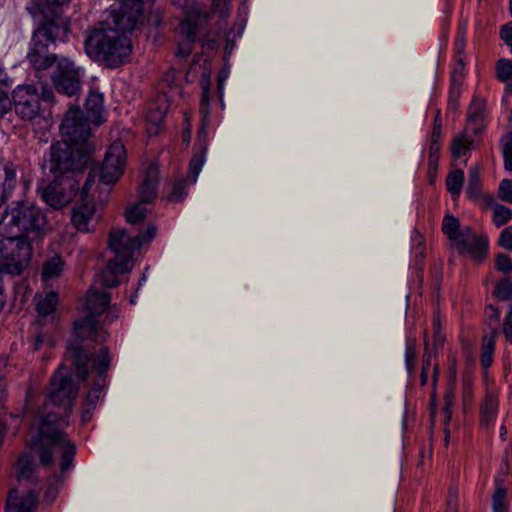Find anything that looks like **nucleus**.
I'll return each instance as SVG.
<instances>
[{"instance_id":"obj_1","label":"nucleus","mask_w":512,"mask_h":512,"mask_svg":"<svg viewBox=\"0 0 512 512\" xmlns=\"http://www.w3.org/2000/svg\"><path fill=\"white\" fill-rule=\"evenodd\" d=\"M78 391L79 383L72 378L71 370L61 365L51 377L46 403L38 411L29 441L44 467L53 465L55 455L59 453L62 473L71 466L76 453V446L67 436L65 428L69 425Z\"/></svg>"},{"instance_id":"obj_2","label":"nucleus","mask_w":512,"mask_h":512,"mask_svg":"<svg viewBox=\"0 0 512 512\" xmlns=\"http://www.w3.org/2000/svg\"><path fill=\"white\" fill-rule=\"evenodd\" d=\"M110 302L107 292L90 289L85 297L86 315L74 322L76 340L70 342L67 349L66 361L74 368L77 377L88 382V391L85 394L81 408L83 422H88L96 408L100 394L106 384L107 371L111 358L108 349L103 347L94 355L84 345L86 342H103L106 332L99 326L97 316L105 311Z\"/></svg>"},{"instance_id":"obj_3","label":"nucleus","mask_w":512,"mask_h":512,"mask_svg":"<svg viewBox=\"0 0 512 512\" xmlns=\"http://www.w3.org/2000/svg\"><path fill=\"white\" fill-rule=\"evenodd\" d=\"M140 6L128 13H109L107 18L85 38L86 54L108 68H117L129 60L132 42L129 34L139 21Z\"/></svg>"},{"instance_id":"obj_4","label":"nucleus","mask_w":512,"mask_h":512,"mask_svg":"<svg viewBox=\"0 0 512 512\" xmlns=\"http://www.w3.org/2000/svg\"><path fill=\"white\" fill-rule=\"evenodd\" d=\"M156 226L149 225L144 233L131 236L125 229H113L109 233L108 246L114 253L102 274V283L105 287L118 285V276L131 270L133 266L134 251L149 241L156 234Z\"/></svg>"},{"instance_id":"obj_5","label":"nucleus","mask_w":512,"mask_h":512,"mask_svg":"<svg viewBox=\"0 0 512 512\" xmlns=\"http://www.w3.org/2000/svg\"><path fill=\"white\" fill-rule=\"evenodd\" d=\"M49 230L43 210L29 201L13 202L0 217V235L28 240L45 235Z\"/></svg>"},{"instance_id":"obj_6","label":"nucleus","mask_w":512,"mask_h":512,"mask_svg":"<svg viewBox=\"0 0 512 512\" xmlns=\"http://www.w3.org/2000/svg\"><path fill=\"white\" fill-rule=\"evenodd\" d=\"M44 8L41 2H32L26 7L33 19L39 22V26L32 34L26 55L36 72L48 69L60 58L49 50V47L55 43L57 26L54 22L45 19Z\"/></svg>"},{"instance_id":"obj_7","label":"nucleus","mask_w":512,"mask_h":512,"mask_svg":"<svg viewBox=\"0 0 512 512\" xmlns=\"http://www.w3.org/2000/svg\"><path fill=\"white\" fill-rule=\"evenodd\" d=\"M90 158L91 150L88 146L60 140L50 147L47 168L55 177H61L82 171L88 165Z\"/></svg>"},{"instance_id":"obj_8","label":"nucleus","mask_w":512,"mask_h":512,"mask_svg":"<svg viewBox=\"0 0 512 512\" xmlns=\"http://www.w3.org/2000/svg\"><path fill=\"white\" fill-rule=\"evenodd\" d=\"M51 87L43 85L41 93L31 84L18 85L12 92V105L15 114L23 121H32L42 112V102L52 101Z\"/></svg>"},{"instance_id":"obj_9","label":"nucleus","mask_w":512,"mask_h":512,"mask_svg":"<svg viewBox=\"0 0 512 512\" xmlns=\"http://www.w3.org/2000/svg\"><path fill=\"white\" fill-rule=\"evenodd\" d=\"M32 247L28 240L3 237L0 240V273L18 275L28 266Z\"/></svg>"},{"instance_id":"obj_10","label":"nucleus","mask_w":512,"mask_h":512,"mask_svg":"<svg viewBox=\"0 0 512 512\" xmlns=\"http://www.w3.org/2000/svg\"><path fill=\"white\" fill-rule=\"evenodd\" d=\"M208 17L209 12L199 6L193 5L187 10L185 19L179 25V34L183 39L178 43L177 57L186 59L191 54L198 28L207 21Z\"/></svg>"},{"instance_id":"obj_11","label":"nucleus","mask_w":512,"mask_h":512,"mask_svg":"<svg viewBox=\"0 0 512 512\" xmlns=\"http://www.w3.org/2000/svg\"><path fill=\"white\" fill-rule=\"evenodd\" d=\"M52 82L57 92L75 96L81 87V68L69 58L60 57L52 74Z\"/></svg>"},{"instance_id":"obj_12","label":"nucleus","mask_w":512,"mask_h":512,"mask_svg":"<svg viewBox=\"0 0 512 512\" xmlns=\"http://www.w3.org/2000/svg\"><path fill=\"white\" fill-rule=\"evenodd\" d=\"M90 121L84 117L83 112L78 107H71L59 126L62 140L67 142L87 146V140L90 135Z\"/></svg>"},{"instance_id":"obj_13","label":"nucleus","mask_w":512,"mask_h":512,"mask_svg":"<svg viewBox=\"0 0 512 512\" xmlns=\"http://www.w3.org/2000/svg\"><path fill=\"white\" fill-rule=\"evenodd\" d=\"M96 171L91 170L81 190V203L77 204L72 211L71 221L74 227L81 232H89L94 229L97 222L95 208L92 201L88 200L92 185L95 183Z\"/></svg>"},{"instance_id":"obj_14","label":"nucleus","mask_w":512,"mask_h":512,"mask_svg":"<svg viewBox=\"0 0 512 512\" xmlns=\"http://www.w3.org/2000/svg\"><path fill=\"white\" fill-rule=\"evenodd\" d=\"M126 150L122 142H113L105 153L100 168L99 180L102 184L110 185L117 182L124 173Z\"/></svg>"},{"instance_id":"obj_15","label":"nucleus","mask_w":512,"mask_h":512,"mask_svg":"<svg viewBox=\"0 0 512 512\" xmlns=\"http://www.w3.org/2000/svg\"><path fill=\"white\" fill-rule=\"evenodd\" d=\"M78 186L67 177L63 181L55 179L40 190L42 200L53 208H61L67 204L74 195Z\"/></svg>"},{"instance_id":"obj_16","label":"nucleus","mask_w":512,"mask_h":512,"mask_svg":"<svg viewBox=\"0 0 512 512\" xmlns=\"http://www.w3.org/2000/svg\"><path fill=\"white\" fill-rule=\"evenodd\" d=\"M168 108V95L167 92L165 91H163L162 94L158 95L155 101L149 104L146 113V122L147 132L150 135H155L160 130V127L163 124Z\"/></svg>"},{"instance_id":"obj_17","label":"nucleus","mask_w":512,"mask_h":512,"mask_svg":"<svg viewBox=\"0 0 512 512\" xmlns=\"http://www.w3.org/2000/svg\"><path fill=\"white\" fill-rule=\"evenodd\" d=\"M16 184L15 165L11 161L0 158V206L10 198Z\"/></svg>"},{"instance_id":"obj_18","label":"nucleus","mask_w":512,"mask_h":512,"mask_svg":"<svg viewBox=\"0 0 512 512\" xmlns=\"http://www.w3.org/2000/svg\"><path fill=\"white\" fill-rule=\"evenodd\" d=\"M454 245L457 247L461 254H468L474 260L480 262L486 257L488 250V239L484 235L477 234Z\"/></svg>"},{"instance_id":"obj_19","label":"nucleus","mask_w":512,"mask_h":512,"mask_svg":"<svg viewBox=\"0 0 512 512\" xmlns=\"http://www.w3.org/2000/svg\"><path fill=\"white\" fill-rule=\"evenodd\" d=\"M38 503V496L34 491L27 492L24 496H19L17 490H11L7 502V512H34Z\"/></svg>"},{"instance_id":"obj_20","label":"nucleus","mask_w":512,"mask_h":512,"mask_svg":"<svg viewBox=\"0 0 512 512\" xmlns=\"http://www.w3.org/2000/svg\"><path fill=\"white\" fill-rule=\"evenodd\" d=\"M158 167L150 164L146 170L142 184L139 187L138 194L141 203L152 201L157 195Z\"/></svg>"},{"instance_id":"obj_21","label":"nucleus","mask_w":512,"mask_h":512,"mask_svg":"<svg viewBox=\"0 0 512 512\" xmlns=\"http://www.w3.org/2000/svg\"><path fill=\"white\" fill-rule=\"evenodd\" d=\"M103 102V95L97 91H90L85 100L86 118L95 125H99L104 121L102 117L104 111Z\"/></svg>"},{"instance_id":"obj_22","label":"nucleus","mask_w":512,"mask_h":512,"mask_svg":"<svg viewBox=\"0 0 512 512\" xmlns=\"http://www.w3.org/2000/svg\"><path fill=\"white\" fill-rule=\"evenodd\" d=\"M64 266L65 263L59 254H53L48 257L42 265V280L47 283L50 280L58 278L62 274Z\"/></svg>"},{"instance_id":"obj_23","label":"nucleus","mask_w":512,"mask_h":512,"mask_svg":"<svg viewBox=\"0 0 512 512\" xmlns=\"http://www.w3.org/2000/svg\"><path fill=\"white\" fill-rule=\"evenodd\" d=\"M473 138L468 134V128L456 135L451 144L452 156L454 158L465 157L472 148Z\"/></svg>"},{"instance_id":"obj_24","label":"nucleus","mask_w":512,"mask_h":512,"mask_svg":"<svg viewBox=\"0 0 512 512\" xmlns=\"http://www.w3.org/2000/svg\"><path fill=\"white\" fill-rule=\"evenodd\" d=\"M498 412V398L491 392H488L481 405V421L482 424L488 426L496 418Z\"/></svg>"},{"instance_id":"obj_25","label":"nucleus","mask_w":512,"mask_h":512,"mask_svg":"<svg viewBox=\"0 0 512 512\" xmlns=\"http://www.w3.org/2000/svg\"><path fill=\"white\" fill-rule=\"evenodd\" d=\"M498 331L493 329L490 334H486L483 338L481 348V364L484 368L491 366L493 362V354Z\"/></svg>"},{"instance_id":"obj_26","label":"nucleus","mask_w":512,"mask_h":512,"mask_svg":"<svg viewBox=\"0 0 512 512\" xmlns=\"http://www.w3.org/2000/svg\"><path fill=\"white\" fill-rule=\"evenodd\" d=\"M466 193L473 200L479 199L481 196V180L478 166H472L469 169Z\"/></svg>"},{"instance_id":"obj_27","label":"nucleus","mask_w":512,"mask_h":512,"mask_svg":"<svg viewBox=\"0 0 512 512\" xmlns=\"http://www.w3.org/2000/svg\"><path fill=\"white\" fill-rule=\"evenodd\" d=\"M58 303V295L54 291L47 292L40 296L36 303V310L39 315L46 316L53 313Z\"/></svg>"},{"instance_id":"obj_28","label":"nucleus","mask_w":512,"mask_h":512,"mask_svg":"<svg viewBox=\"0 0 512 512\" xmlns=\"http://www.w3.org/2000/svg\"><path fill=\"white\" fill-rule=\"evenodd\" d=\"M464 183V172L460 169L451 171L446 178V187L452 196L458 197Z\"/></svg>"},{"instance_id":"obj_29","label":"nucleus","mask_w":512,"mask_h":512,"mask_svg":"<svg viewBox=\"0 0 512 512\" xmlns=\"http://www.w3.org/2000/svg\"><path fill=\"white\" fill-rule=\"evenodd\" d=\"M485 117V101L481 98L474 97L468 109L469 126L476 124Z\"/></svg>"},{"instance_id":"obj_30","label":"nucleus","mask_w":512,"mask_h":512,"mask_svg":"<svg viewBox=\"0 0 512 512\" xmlns=\"http://www.w3.org/2000/svg\"><path fill=\"white\" fill-rule=\"evenodd\" d=\"M460 222L458 218L453 215H446L442 223V231L448 239L455 244L458 237Z\"/></svg>"},{"instance_id":"obj_31","label":"nucleus","mask_w":512,"mask_h":512,"mask_svg":"<svg viewBox=\"0 0 512 512\" xmlns=\"http://www.w3.org/2000/svg\"><path fill=\"white\" fill-rule=\"evenodd\" d=\"M205 158H206V149L203 148L201 149V151L199 153H196L191 161H190V165H189V180L191 183H195L201 170H202V167L205 163Z\"/></svg>"},{"instance_id":"obj_32","label":"nucleus","mask_w":512,"mask_h":512,"mask_svg":"<svg viewBox=\"0 0 512 512\" xmlns=\"http://www.w3.org/2000/svg\"><path fill=\"white\" fill-rule=\"evenodd\" d=\"M493 222L497 227L505 225L512 218V210L504 205L496 204L493 207Z\"/></svg>"},{"instance_id":"obj_33","label":"nucleus","mask_w":512,"mask_h":512,"mask_svg":"<svg viewBox=\"0 0 512 512\" xmlns=\"http://www.w3.org/2000/svg\"><path fill=\"white\" fill-rule=\"evenodd\" d=\"M146 215L147 209L140 203L130 206L125 212L126 221L130 224H137L143 221Z\"/></svg>"},{"instance_id":"obj_34","label":"nucleus","mask_w":512,"mask_h":512,"mask_svg":"<svg viewBox=\"0 0 512 512\" xmlns=\"http://www.w3.org/2000/svg\"><path fill=\"white\" fill-rule=\"evenodd\" d=\"M441 146L430 145L429 147V161H428V173L430 176V181L435 177L437 169H438V161L440 156Z\"/></svg>"},{"instance_id":"obj_35","label":"nucleus","mask_w":512,"mask_h":512,"mask_svg":"<svg viewBox=\"0 0 512 512\" xmlns=\"http://www.w3.org/2000/svg\"><path fill=\"white\" fill-rule=\"evenodd\" d=\"M501 143L504 157V166L507 170L512 171V133L505 136Z\"/></svg>"},{"instance_id":"obj_36","label":"nucleus","mask_w":512,"mask_h":512,"mask_svg":"<svg viewBox=\"0 0 512 512\" xmlns=\"http://www.w3.org/2000/svg\"><path fill=\"white\" fill-rule=\"evenodd\" d=\"M497 76L503 82H507L509 80L512 82V63L510 60L500 59L498 61Z\"/></svg>"},{"instance_id":"obj_37","label":"nucleus","mask_w":512,"mask_h":512,"mask_svg":"<svg viewBox=\"0 0 512 512\" xmlns=\"http://www.w3.org/2000/svg\"><path fill=\"white\" fill-rule=\"evenodd\" d=\"M63 482V478L61 476H55L52 481L48 484V487L44 494V499L51 503L53 502L59 492V488Z\"/></svg>"},{"instance_id":"obj_38","label":"nucleus","mask_w":512,"mask_h":512,"mask_svg":"<svg viewBox=\"0 0 512 512\" xmlns=\"http://www.w3.org/2000/svg\"><path fill=\"white\" fill-rule=\"evenodd\" d=\"M495 294L500 300H509L512 297V282L509 279L501 280L496 288Z\"/></svg>"},{"instance_id":"obj_39","label":"nucleus","mask_w":512,"mask_h":512,"mask_svg":"<svg viewBox=\"0 0 512 512\" xmlns=\"http://www.w3.org/2000/svg\"><path fill=\"white\" fill-rule=\"evenodd\" d=\"M186 181L180 179L173 184L172 191L169 195V199L177 202H181L186 197Z\"/></svg>"},{"instance_id":"obj_40","label":"nucleus","mask_w":512,"mask_h":512,"mask_svg":"<svg viewBox=\"0 0 512 512\" xmlns=\"http://www.w3.org/2000/svg\"><path fill=\"white\" fill-rule=\"evenodd\" d=\"M33 473V463L28 456H23L18 461V477L29 478Z\"/></svg>"},{"instance_id":"obj_41","label":"nucleus","mask_w":512,"mask_h":512,"mask_svg":"<svg viewBox=\"0 0 512 512\" xmlns=\"http://www.w3.org/2000/svg\"><path fill=\"white\" fill-rule=\"evenodd\" d=\"M498 196L502 201L512 203V180L504 179L500 182Z\"/></svg>"},{"instance_id":"obj_42","label":"nucleus","mask_w":512,"mask_h":512,"mask_svg":"<svg viewBox=\"0 0 512 512\" xmlns=\"http://www.w3.org/2000/svg\"><path fill=\"white\" fill-rule=\"evenodd\" d=\"M492 508L494 512H503L505 510V490L503 488L496 489L492 499Z\"/></svg>"},{"instance_id":"obj_43","label":"nucleus","mask_w":512,"mask_h":512,"mask_svg":"<svg viewBox=\"0 0 512 512\" xmlns=\"http://www.w3.org/2000/svg\"><path fill=\"white\" fill-rule=\"evenodd\" d=\"M498 243L504 249L512 251V226H507L501 231Z\"/></svg>"},{"instance_id":"obj_44","label":"nucleus","mask_w":512,"mask_h":512,"mask_svg":"<svg viewBox=\"0 0 512 512\" xmlns=\"http://www.w3.org/2000/svg\"><path fill=\"white\" fill-rule=\"evenodd\" d=\"M496 268L503 273L512 271V259L505 254H498L496 257Z\"/></svg>"},{"instance_id":"obj_45","label":"nucleus","mask_w":512,"mask_h":512,"mask_svg":"<svg viewBox=\"0 0 512 512\" xmlns=\"http://www.w3.org/2000/svg\"><path fill=\"white\" fill-rule=\"evenodd\" d=\"M503 333L506 340L512 343V303L503 322Z\"/></svg>"},{"instance_id":"obj_46","label":"nucleus","mask_w":512,"mask_h":512,"mask_svg":"<svg viewBox=\"0 0 512 512\" xmlns=\"http://www.w3.org/2000/svg\"><path fill=\"white\" fill-rule=\"evenodd\" d=\"M12 107V98L7 92L0 90V118H2Z\"/></svg>"},{"instance_id":"obj_47","label":"nucleus","mask_w":512,"mask_h":512,"mask_svg":"<svg viewBox=\"0 0 512 512\" xmlns=\"http://www.w3.org/2000/svg\"><path fill=\"white\" fill-rule=\"evenodd\" d=\"M501 39L510 47L512 52V22H509L501 27Z\"/></svg>"},{"instance_id":"obj_48","label":"nucleus","mask_w":512,"mask_h":512,"mask_svg":"<svg viewBox=\"0 0 512 512\" xmlns=\"http://www.w3.org/2000/svg\"><path fill=\"white\" fill-rule=\"evenodd\" d=\"M502 102L506 109L509 110V119L512 123V81L507 84Z\"/></svg>"},{"instance_id":"obj_49","label":"nucleus","mask_w":512,"mask_h":512,"mask_svg":"<svg viewBox=\"0 0 512 512\" xmlns=\"http://www.w3.org/2000/svg\"><path fill=\"white\" fill-rule=\"evenodd\" d=\"M463 77H464V63L462 60H459L456 63V65L452 71L451 82L461 83Z\"/></svg>"},{"instance_id":"obj_50","label":"nucleus","mask_w":512,"mask_h":512,"mask_svg":"<svg viewBox=\"0 0 512 512\" xmlns=\"http://www.w3.org/2000/svg\"><path fill=\"white\" fill-rule=\"evenodd\" d=\"M446 512H458V496L454 491L449 492L446 504Z\"/></svg>"},{"instance_id":"obj_51","label":"nucleus","mask_w":512,"mask_h":512,"mask_svg":"<svg viewBox=\"0 0 512 512\" xmlns=\"http://www.w3.org/2000/svg\"><path fill=\"white\" fill-rule=\"evenodd\" d=\"M208 107H209V87H208V85H206L202 89L201 112L205 113V114L208 113Z\"/></svg>"},{"instance_id":"obj_52","label":"nucleus","mask_w":512,"mask_h":512,"mask_svg":"<svg viewBox=\"0 0 512 512\" xmlns=\"http://www.w3.org/2000/svg\"><path fill=\"white\" fill-rule=\"evenodd\" d=\"M476 234L473 233L472 229L470 227H464L462 230H459L458 237L455 241V244L461 242L462 240H467L470 237L475 236Z\"/></svg>"},{"instance_id":"obj_53","label":"nucleus","mask_w":512,"mask_h":512,"mask_svg":"<svg viewBox=\"0 0 512 512\" xmlns=\"http://www.w3.org/2000/svg\"><path fill=\"white\" fill-rule=\"evenodd\" d=\"M175 75V70L171 69L165 74L164 78L162 79L163 84L166 83L171 90H177V87H172V84L175 81Z\"/></svg>"},{"instance_id":"obj_54","label":"nucleus","mask_w":512,"mask_h":512,"mask_svg":"<svg viewBox=\"0 0 512 512\" xmlns=\"http://www.w3.org/2000/svg\"><path fill=\"white\" fill-rule=\"evenodd\" d=\"M460 86L461 83H454L451 82V88H450V103L453 101H457V99L460 96Z\"/></svg>"},{"instance_id":"obj_55","label":"nucleus","mask_w":512,"mask_h":512,"mask_svg":"<svg viewBox=\"0 0 512 512\" xmlns=\"http://www.w3.org/2000/svg\"><path fill=\"white\" fill-rule=\"evenodd\" d=\"M405 357H406L407 367L410 368V366L412 365L414 358H415L414 348L411 345H407Z\"/></svg>"},{"instance_id":"obj_56","label":"nucleus","mask_w":512,"mask_h":512,"mask_svg":"<svg viewBox=\"0 0 512 512\" xmlns=\"http://www.w3.org/2000/svg\"><path fill=\"white\" fill-rule=\"evenodd\" d=\"M440 137H441V130L439 127H433L432 134H431V143L430 145H440Z\"/></svg>"},{"instance_id":"obj_57","label":"nucleus","mask_w":512,"mask_h":512,"mask_svg":"<svg viewBox=\"0 0 512 512\" xmlns=\"http://www.w3.org/2000/svg\"><path fill=\"white\" fill-rule=\"evenodd\" d=\"M443 413H444L445 426H448V423H449V421L451 419V415H452L451 402L448 399H446L445 406L443 408Z\"/></svg>"},{"instance_id":"obj_58","label":"nucleus","mask_w":512,"mask_h":512,"mask_svg":"<svg viewBox=\"0 0 512 512\" xmlns=\"http://www.w3.org/2000/svg\"><path fill=\"white\" fill-rule=\"evenodd\" d=\"M432 354H433V351L429 350L428 344L426 343L425 353H424V358H423V366L425 365L426 371H429V369H430Z\"/></svg>"},{"instance_id":"obj_59","label":"nucleus","mask_w":512,"mask_h":512,"mask_svg":"<svg viewBox=\"0 0 512 512\" xmlns=\"http://www.w3.org/2000/svg\"><path fill=\"white\" fill-rule=\"evenodd\" d=\"M119 314H120V310L116 306L111 307L109 309V311L107 312L106 319L109 322H112L119 317Z\"/></svg>"},{"instance_id":"obj_60","label":"nucleus","mask_w":512,"mask_h":512,"mask_svg":"<svg viewBox=\"0 0 512 512\" xmlns=\"http://www.w3.org/2000/svg\"><path fill=\"white\" fill-rule=\"evenodd\" d=\"M444 341L443 336L439 331L434 332V347H438L439 345H442Z\"/></svg>"},{"instance_id":"obj_61","label":"nucleus","mask_w":512,"mask_h":512,"mask_svg":"<svg viewBox=\"0 0 512 512\" xmlns=\"http://www.w3.org/2000/svg\"><path fill=\"white\" fill-rule=\"evenodd\" d=\"M44 335L43 334H38L35 338V342H34V349L35 350H38L42 344L44 343Z\"/></svg>"},{"instance_id":"obj_62","label":"nucleus","mask_w":512,"mask_h":512,"mask_svg":"<svg viewBox=\"0 0 512 512\" xmlns=\"http://www.w3.org/2000/svg\"><path fill=\"white\" fill-rule=\"evenodd\" d=\"M487 309L491 311V314H490L491 316H494V317H495V318H497V319L499 318V316H500V311H499V309H498V308H496V307H494V306L490 305V306H488V307H487Z\"/></svg>"},{"instance_id":"obj_63","label":"nucleus","mask_w":512,"mask_h":512,"mask_svg":"<svg viewBox=\"0 0 512 512\" xmlns=\"http://www.w3.org/2000/svg\"><path fill=\"white\" fill-rule=\"evenodd\" d=\"M428 378V371H426L425 365L422 366V373H421V383L422 385H425L427 383Z\"/></svg>"},{"instance_id":"obj_64","label":"nucleus","mask_w":512,"mask_h":512,"mask_svg":"<svg viewBox=\"0 0 512 512\" xmlns=\"http://www.w3.org/2000/svg\"><path fill=\"white\" fill-rule=\"evenodd\" d=\"M49 5H58L61 6L65 4L68 0H45Z\"/></svg>"}]
</instances>
